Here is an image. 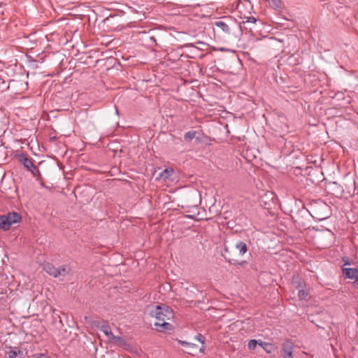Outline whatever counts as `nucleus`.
<instances>
[{
    "label": "nucleus",
    "instance_id": "nucleus-25",
    "mask_svg": "<svg viewBox=\"0 0 358 358\" xmlns=\"http://www.w3.org/2000/svg\"><path fill=\"white\" fill-rule=\"evenodd\" d=\"M203 348H204V346L203 345L202 346V348L200 349V351H203Z\"/></svg>",
    "mask_w": 358,
    "mask_h": 358
},
{
    "label": "nucleus",
    "instance_id": "nucleus-22",
    "mask_svg": "<svg viewBox=\"0 0 358 358\" xmlns=\"http://www.w3.org/2000/svg\"><path fill=\"white\" fill-rule=\"evenodd\" d=\"M121 339V337L120 336H114L113 334V336H110V339L111 341H119Z\"/></svg>",
    "mask_w": 358,
    "mask_h": 358
},
{
    "label": "nucleus",
    "instance_id": "nucleus-8",
    "mask_svg": "<svg viewBox=\"0 0 358 358\" xmlns=\"http://www.w3.org/2000/svg\"><path fill=\"white\" fill-rule=\"evenodd\" d=\"M44 270L49 275H50L55 278L59 277V271H57V268L55 267L51 264L48 263V264H45Z\"/></svg>",
    "mask_w": 358,
    "mask_h": 358
},
{
    "label": "nucleus",
    "instance_id": "nucleus-4",
    "mask_svg": "<svg viewBox=\"0 0 358 358\" xmlns=\"http://www.w3.org/2000/svg\"><path fill=\"white\" fill-rule=\"evenodd\" d=\"M256 22V17L253 16L247 17L246 20H243L238 24V27L241 32H251L252 29L255 28Z\"/></svg>",
    "mask_w": 358,
    "mask_h": 358
},
{
    "label": "nucleus",
    "instance_id": "nucleus-9",
    "mask_svg": "<svg viewBox=\"0 0 358 358\" xmlns=\"http://www.w3.org/2000/svg\"><path fill=\"white\" fill-rule=\"evenodd\" d=\"M235 248L237 250H238L239 255L241 256H243L248 250L246 243L241 241H238L236 243Z\"/></svg>",
    "mask_w": 358,
    "mask_h": 358
},
{
    "label": "nucleus",
    "instance_id": "nucleus-6",
    "mask_svg": "<svg viewBox=\"0 0 358 358\" xmlns=\"http://www.w3.org/2000/svg\"><path fill=\"white\" fill-rule=\"evenodd\" d=\"M293 348H294V343L289 341L287 340L282 344V357L284 358H293Z\"/></svg>",
    "mask_w": 358,
    "mask_h": 358
},
{
    "label": "nucleus",
    "instance_id": "nucleus-12",
    "mask_svg": "<svg viewBox=\"0 0 358 358\" xmlns=\"http://www.w3.org/2000/svg\"><path fill=\"white\" fill-rule=\"evenodd\" d=\"M20 351H17L16 349L10 348L9 350L6 352L5 358H16Z\"/></svg>",
    "mask_w": 358,
    "mask_h": 358
},
{
    "label": "nucleus",
    "instance_id": "nucleus-18",
    "mask_svg": "<svg viewBox=\"0 0 358 358\" xmlns=\"http://www.w3.org/2000/svg\"><path fill=\"white\" fill-rule=\"evenodd\" d=\"M178 343L180 344H181L182 345H183L185 347H187V348H194L196 347V345L195 344L191 343H189L187 341H178Z\"/></svg>",
    "mask_w": 358,
    "mask_h": 358
},
{
    "label": "nucleus",
    "instance_id": "nucleus-3",
    "mask_svg": "<svg viewBox=\"0 0 358 358\" xmlns=\"http://www.w3.org/2000/svg\"><path fill=\"white\" fill-rule=\"evenodd\" d=\"M223 20H219L214 22V25L222 29L225 34H230V27L235 24L234 20L231 17L224 16Z\"/></svg>",
    "mask_w": 358,
    "mask_h": 358
},
{
    "label": "nucleus",
    "instance_id": "nucleus-20",
    "mask_svg": "<svg viewBox=\"0 0 358 358\" xmlns=\"http://www.w3.org/2000/svg\"><path fill=\"white\" fill-rule=\"evenodd\" d=\"M195 339L199 341L200 343H201L203 345L204 344V338L201 334H198L195 336Z\"/></svg>",
    "mask_w": 358,
    "mask_h": 358
},
{
    "label": "nucleus",
    "instance_id": "nucleus-5",
    "mask_svg": "<svg viewBox=\"0 0 358 358\" xmlns=\"http://www.w3.org/2000/svg\"><path fill=\"white\" fill-rule=\"evenodd\" d=\"M17 158L28 171L38 172V169L34 164L32 159L28 157L27 155L20 154L17 155Z\"/></svg>",
    "mask_w": 358,
    "mask_h": 358
},
{
    "label": "nucleus",
    "instance_id": "nucleus-23",
    "mask_svg": "<svg viewBox=\"0 0 358 358\" xmlns=\"http://www.w3.org/2000/svg\"><path fill=\"white\" fill-rule=\"evenodd\" d=\"M243 1H245L246 3H248L250 6L252 8V5H251L250 2L249 1V0H239V3L238 5V7H239L240 5L243 3Z\"/></svg>",
    "mask_w": 358,
    "mask_h": 358
},
{
    "label": "nucleus",
    "instance_id": "nucleus-24",
    "mask_svg": "<svg viewBox=\"0 0 358 358\" xmlns=\"http://www.w3.org/2000/svg\"><path fill=\"white\" fill-rule=\"evenodd\" d=\"M31 173H32V174H33L34 176H36V175L40 176V172H39V171H38V172H37V171H33V172H31Z\"/></svg>",
    "mask_w": 358,
    "mask_h": 358
},
{
    "label": "nucleus",
    "instance_id": "nucleus-2",
    "mask_svg": "<svg viewBox=\"0 0 358 358\" xmlns=\"http://www.w3.org/2000/svg\"><path fill=\"white\" fill-rule=\"evenodd\" d=\"M22 220L21 215L15 212L0 215V229L8 231L13 224L19 223Z\"/></svg>",
    "mask_w": 358,
    "mask_h": 358
},
{
    "label": "nucleus",
    "instance_id": "nucleus-14",
    "mask_svg": "<svg viewBox=\"0 0 358 358\" xmlns=\"http://www.w3.org/2000/svg\"><path fill=\"white\" fill-rule=\"evenodd\" d=\"M259 345L264 349L267 352H270L272 348V346L270 343L264 342L261 340H259Z\"/></svg>",
    "mask_w": 358,
    "mask_h": 358
},
{
    "label": "nucleus",
    "instance_id": "nucleus-13",
    "mask_svg": "<svg viewBox=\"0 0 358 358\" xmlns=\"http://www.w3.org/2000/svg\"><path fill=\"white\" fill-rule=\"evenodd\" d=\"M101 330L104 333V334L108 337V339H110V336H113V333L108 325H102Z\"/></svg>",
    "mask_w": 358,
    "mask_h": 358
},
{
    "label": "nucleus",
    "instance_id": "nucleus-10",
    "mask_svg": "<svg viewBox=\"0 0 358 358\" xmlns=\"http://www.w3.org/2000/svg\"><path fill=\"white\" fill-rule=\"evenodd\" d=\"M57 271H59V276H65L69 273L71 268L67 265H62L60 267L57 268Z\"/></svg>",
    "mask_w": 358,
    "mask_h": 358
},
{
    "label": "nucleus",
    "instance_id": "nucleus-15",
    "mask_svg": "<svg viewBox=\"0 0 358 358\" xmlns=\"http://www.w3.org/2000/svg\"><path fill=\"white\" fill-rule=\"evenodd\" d=\"M196 131H189L188 132H186L184 135V138L185 141H191L192 140L195 136H196Z\"/></svg>",
    "mask_w": 358,
    "mask_h": 358
},
{
    "label": "nucleus",
    "instance_id": "nucleus-1",
    "mask_svg": "<svg viewBox=\"0 0 358 358\" xmlns=\"http://www.w3.org/2000/svg\"><path fill=\"white\" fill-rule=\"evenodd\" d=\"M150 314L157 320L155 323L157 331L164 332L173 329V325L167 321L173 319L174 315L173 310L168 306L161 304L152 306Z\"/></svg>",
    "mask_w": 358,
    "mask_h": 358
},
{
    "label": "nucleus",
    "instance_id": "nucleus-16",
    "mask_svg": "<svg viewBox=\"0 0 358 358\" xmlns=\"http://www.w3.org/2000/svg\"><path fill=\"white\" fill-rule=\"evenodd\" d=\"M259 340L251 339L249 341L248 347L250 350H255L257 345H259Z\"/></svg>",
    "mask_w": 358,
    "mask_h": 358
},
{
    "label": "nucleus",
    "instance_id": "nucleus-11",
    "mask_svg": "<svg viewBox=\"0 0 358 358\" xmlns=\"http://www.w3.org/2000/svg\"><path fill=\"white\" fill-rule=\"evenodd\" d=\"M173 173V169L172 168H167L165 169L163 171L160 173V177L168 179L171 176Z\"/></svg>",
    "mask_w": 358,
    "mask_h": 358
},
{
    "label": "nucleus",
    "instance_id": "nucleus-19",
    "mask_svg": "<svg viewBox=\"0 0 358 358\" xmlns=\"http://www.w3.org/2000/svg\"><path fill=\"white\" fill-rule=\"evenodd\" d=\"M271 3H272L273 6L275 8H281V1H280V0H271Z\"/></svg>",
    "mask_w": 358,
    "mask_h": 358
},
{
    "label": "nucleus",
    "instance_id": "nucleus-17",
    "mask_svg": "<svg viewBox=\"0 0 358 358\" xmlns=\"http://www.w3.org/2000/svg\"><path fill=\"white\" fill-rule=\"evenodd\" d=\"M298 296L300 300H307L308 293L304 289H300Z\"/></svg>",
    "mask_w": 358,
    "mask_h": 358
},
{
    "label": "nucleus",
    "instance_id": "nucleus-21",
    "mask_svg": "<svg viewBox=\"0 0 358 358\" xmlns=\"http://www.w3.org/2000/svg\"><path fill=\"white\" fill-rule=\"evenodd\" d=\"M34 358H49L46 355L41 353V354H36L34 356Z\"/></svg>",
    "mask_w": 358,
    "mask_h": 358
},
{
    "label": "nucleus",
    "instance_id": "nucleus-7",
    "mask_svg": "<svg viewBox=\"0 0 358 358\" xmlns=\"http://www.w3.org/2000/svg\"><path fill=\"white\" fill-rule=\"evenodd\" d=\"M343 273L346 278L355 280V282H358V268H343Z\"/></svg>",
    "mask_w": 358,
    "mask_h": 358
}]
</instances>
